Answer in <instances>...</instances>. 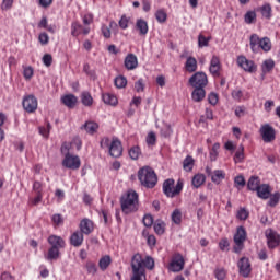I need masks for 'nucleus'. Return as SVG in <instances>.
<instances>
[{"label":"nucleus","mask_w":280,"mask_h":280,"mask_svg":"<svg viewBox=\"0 0 280 280\" xmlns=\"http://www.w3.org/2000/svg\"><path fill=\"white\" fill-rule=\"evenodd\" d=\"M145 268H148V270H153L154 259L150 256H147L145 259H143L141 254H135L131 258V280H145Z\"/></svg>","instance_id":"1"},{"label":"nucleus","mask_w":280,"mask_h":280,"mask_svg":"<svg viewBox=\"0 0 280 280\" xmlns=\"http://www.w3.org/2000/svg\"><path fill=\"white\" fill-rule=\"evenodd\" d=\"M120 207L126 215L139 211V194L135 190H128L120 198Z\"/></svg>","instance_id":"2"},{"label":"nucleus","mask_w":280,"mask_h":280,"mask_svg":"<svg viewBox=\"0 0 280 280\" xmlns=\"http://www.w3.org/2000/svg\"><path fill=\"white\" fill-rule=\"evenodd\" d=\"M138 180H140L143 187L147 189H154L159 183V177L152 167L144 166L138 171Z\"/></svg>","instance_id":"3"},{"label":"nucleus","mask_w":280,"mask_h":280,"mask_svg":"<svg viewBox=\"0 0 280 280\" xmlns=\"http://www.w3.org/2000/svg\"><path fill=\"white\" fill-rule=\"evenodd\" d=\"M249 46L254 52L259 51V49H262V51H270L272 49V43L270 42V38H259V35L257 34L250 35Z\"/></svg>","instance_id":"4"},{"label":"nucleus","mask_w":280,"mask_h":280,"mask_svg":"<svg viewBox=\"0 0 280 280\" xmlns=\"http://www.w3.org/2000/svg\"><path fill=\"white\" fill-rule=\"evenodd\" d=\"M61 152L62 154H66L62 161L63 167H67L68 170H80V165H82L80 156L71 155L69 153V147L67 145V143H63L61 145Z\"/></svg>","instance_id":"5"},{"label":"nucleus","mask_w":280,"mask_h":280,"mask_svg":"<svg viewBox=\"0 0 280 280\" xmlns=\"http://www.w3.org/2000/svg\"><path fill=\"white\" fill-rule=\"evenodd\" d=\"M174 179H166L163 183V192L167 198H175L183 191V179H178L176 186H174Z\"/></svg>","instance_id":"6"},{"label":"nucleus","mask_w":280,"mask_h":280,"mask_svg":"<svg viewBox=\"0 0 280 280\" xmlns=\"http://www.w3.org/2000/svg\"><path fill=\"white\" fill-rule=\"evenodd\" d=\"M246 229L244 226H238L236 233L234 234V253H242L244 249V243L246 242Z\"/></svg>","instance_id":"7"},{"label":"nucleus","mask_w":280,"mask_h":280,"mask_svg":"<svg viewBox=\"0 0 280 280\" xmlns=\"http://www.w3.org/2000/svg\"><path fill=\"white\" fill-rule=\"evenodd\" d=\"M259 132L265 143H272V141L277 139V132L275 131V127L270 124L261 125Z\"/></svg>","instance_id":"8"},{"label":"nucleus","mask_w":280,"mask_h":280,"mask_svg":"<svg viewBox=\"0 0 280 280\" xmlns=\"http://www.w3.org/2000/svg\"><path fill=\"white\" fill-rule=\"evenodd\" d=\"M189 84L194 89H205L209 84V79L207 78V73L205 72H196L189 79Z\"/></svg>","instance_id":"9"},{"label":"nucleus","mask_w":280,"mask_h":280,"mask_svg":"<svg viewBox=\"0 0 280 280\" xmlns=\"http://www.w3.org/2000/svg\"><path fill=\"white\" fill-rule=\"evenodd\" d=\"M265 236L267 237V246L271 250L280 245V234L277 231L268 229L265 232Z\"/></svg>","instance_id":"10"},{"label":"nucleus","mask_w":280,"mask_h":280,"mask_svg":"<svg viewBox=\"0 0 280 280\" xmlns=\"http://www.w3.org/2000/svg\"><path fill=\"white\" fill-rule=\"evenodd\" d=\"M22 106L26 113H36L38 109V100L34 95H26L23 98Z\"/></svg>","instance_id":"11"},{"label":"nucleus","mask_w":280,"mask_h":280,"mask_svg":"<svg viewBox=\"0 0 280 280\" xmlns=\"http://www.w3.org/2000/svg\"><path fill=\"white\" fill-rule=\"evenodd\" d=\"M185 268V258L180 254H175L168 265L171 272H180Z\"/></svg>","instance_id":"12"},{"label":"nucleus","mask_w":280,"mask_h":280,"mask_svg":"<svg viewBox=\"0 0 280 280\" xmlns=\"http://www.w3.org/2000/svg\"><path fill=\"white\" fill-rule=\"evenodd\" d=\"M236 62L241 69L244 71H247V73H255L257 71V66L255 65V61L248 60L244 56H238L236 59Z\"/></svg>","instance_id":"13"},{"label":"nucleus","mask_w":280,"mask_h":280,"mask_svg":"<svg viewBox=\"0 0 280 280\" xmlns=\"http://www.w3.org/2000/svg\"><path fill=\"white\" fill-rule=\"evenodd\" d=\"M108 151L110 156L114 159H119V156L124 154V147H121V141H119L117 138H113Z\"/></svg>","instance_id":"14"},{"label":"nucleus","mask_w":280,"mask_h":280,"mask_svg":"<svg viewBox=\"0 0 280 280\" xmlns=\"http://www.w3.org/2000/svg\"><path fill=\"white\" fill-rule=\"evenodd\" d=\"M206 173L208 174V176H211V180L215 185H220V183H222V180H224V178H226V173H224V171H222V170H215L212 172L211 167L207 166Z\"/></svg>","instance_id":"15"},{"label":"nucleus","mask_w":280,"mask_h":280,"mask_svg":"<svg viewBox=\"0 0 280 280\" xmlns=\"http://www.w3.org/2000/svg\"><path fill=\"white\" fill-rule=\"evenodd\" d=\"M222 69V63L220 62V57L212 56L210 60L209 71L213 78H220V70Z\"/></svg>","instance_id":"16"},{"label":"nucleus","mask_w":280,"mask_h":280,"mask_svg":"<svg viewBox=\"0 0 280 280\" xmlns=\"http://www.w3.org/2000/svg\"><path fill=\"white\" fill-rule=\"evenodd\" d=\"M90 32H91L90 27H84L82 26V24L78 22H73L71 24V36L78 37L80 36V34H84V36H86L88 34H90Z\"/></svg>","instance_id":"17"},{"label":"nucleus","mask_w":280,"mask_h":280,"mask_svg":"<svg viewBox=\"0 0 280 280\" xmlns=\"http://www.w3.org/2000/svg\"><path fill=\"white\" fill-rule=\"evenodd\" d=\"M125 67L128 71H135L139 67V59L135 54H129L125 58Z\"/></svg>","instance_id":"18"},{"label":"nucleus","mask_w":280,"mask_h":280,"mask_svg":"<svg viewBox=\"0 0 280 280\" xmlns=\"http://www.w3.org/2000/svg\"><path fill=\"white\" fill-rule=\"evenodd\" d=\"M70 244L74 246V248H80L82 244H84V234L81 231H75L70 236Z\"/></svg>","instance_id":"19"},{"label":"nucleus","mask_w":280,"mask_h":280,"mask_svg":"<svg viewBox=\"0 0 280 280\" xmlns=\"http://www.w3.org/2000/svg\"><path fill=\"white\" fill-rule=\"evenodd\" d=\"M238 269H240V275H242V277H248V275H250V261L248 260V258H241L238 261Z\"/></svg>","instance_id":"20"},{"label":"nucleus","mask_w":280,"mask_h":280,"mask_svg":"<svg viewBox=\"0 0 280 280\" xmlns=\"http://www.w3.org/2000/svg\"><path fill=\"white\" fill-rule=\"evenodd\" d=\"M93 229H94L93 221H91L90 219H83L80 222V232L83 235H91V233H93Z\"/></svg>","instance_id":"21"},{"label":"nucleus","mask_w":280,"mask_h":280,"mask_svg":"<svg viewBox=\"0 0 280 280\" xmlns=\"http://www.w3.org/2000/svg\"><path fill=\"white\" fill-rule=\"evenodd\" d=\"M61 102L67 108H75L78 104V97L73 94H66L61 97Z\"/></svg>","instance_id":"22"},{"label":"nucleus","mask_w":280,"mask_h":280,"mask_svg":"<svg viewBox=\"0 0 280 280\" xmlns=\"http://www.w3.org/2000/svg\"><path fill=\"white\" fill-rule=\"evenodd\" d=\"M258 198H261L262 200H268L270 198V185L268 184H261L260 187L256 190Z\"/></svg>","instance_id":"23"},{"label":"nucleus","mask_w":280,"mask_h":280,"mask_svg":"<svg viewBox=\"0 0 280 280\" xmlns=\"http://www.w3.org/2000/svg\"><path fill=\"white\" fill-rule=\"evenodd\" d=\"M185 69L188 73H196L198 71V60L195 57H188L185 62Z\"/></svg>","instance_id":"24"},{"label":"nucleus","mask_w":280,"mask_h":280,"mask_svg":"<svg viewBox=\"0 0 280 280\" xmlns=\"http://www.w3.org/2000/svg\"><path fill=\"white\" fill-rule=\"evenodd\" d=\"M48 244H50L52 248H65V240L57 235H50L48 237Z\"/></svg>","instance_id":"25"},{"label":"nucleus","mask_w":280,"mask_h":280,"mask_svg":"<svg viewBox=\"0 0 280 280\" xmlns=\"http://www.w3.org/2000/svg\"><path fill=\"white\" fill-rule=\"evenodd\" d=\"M207 180V176L205 174H196L191 179V185L195 187V189H199V187H202Z\"/></svg>","instance_id":"26"},{"label":"nucleus","mask_w":280,"mask_h":280,"mask_svg":"<svg viewBox=\"0 0 280 280\" xmlns=\"http://www.w3.org/2000/svg\"><path fill=\"white\" fill-rule=\"evenodd\" d=\"M207 95V92H205V88H195V90L191 93V97L194 102H202Z\"/></svg>","instance_id":"27"},{"label":"nucleus","mask_w":280,"mask_h":280,"mask_svg":"<svg viewBox=\"0 0 280 280\" xmlns=\"http://www.w3.org/2000/svg\"><path fill=\"white\" fill-rule=\"evenodd\" d=\"M136 27L139 31L140 36H145L148 34V22L143 19H139L136 22Z\"/></svg>","instance_id":"28"},{"label":"nucleus","mask_w":280,"mask_h":280,"mask_svg":"<svg viewBox=\"0 0 280 280\" xmlns=\"http://www.w3.org/2000/svg\"><path fill=\"white\" fill-rule=\"evenodd\" d=\"M102 100L104 104H108L109 106H117L118 104L117 96H115V94L105 93L103 94Z\"/></svg>","instance_id":"29"},{"label":"nucleus","mask_w":280,"mask_h":280,"mask_svg":"<svg viewBox=\"0 0 280 280\" xmlns=\"http://www.w3.org/2000/svg\"><path fill=\"white\" fill-rule=\"evenodd\" d=\"M259 177L257 176H252L249 179H248V183H247V188L250 190V191H257L259 189V187L261 186L259 184Z\"/></svg>","instance_id":"30"},{"label":"nucleus","mask_w":280,"mask_h":280,"mask_svg":"<svg viewBox=\"0 0 280 280\" xmlns=\"http://www.w3.org/2000/svg\"><path fill=\"white\" fill-rule=\"evenodd\" d=\"M60 257V248L58 247H51L48 249L47 255H45V259L48 261H52V259H58Z\"/></svg>","instance_id":"31"},{"label":"nucleus","mask_w":280,"mask_h":280,"mask_svg":"<svg viewBox=\"0 0 280 280\" xmlns=\"http://www.w3.org/2000/svg\"><path fill=\"white\" fill-rule=\"evenodd\" d=\"M195 163L196 161L194 160V158L191 155H187L183 162V167L185 172H191L194 170Z\"/></svg>","instance_id":"32"},{"label":"nucleus","mask_w":280,"mask_h":280,"mask_svg":"<svg viewBox=\"0 0 280 280\" xmlns=\"http://www.w3.org/2000/svg\"><path fill=\"white\" fill-rule=\"evenodd\" d=\"M275 69V60L266 59L261 65L262 73H270Z\"/></svg>","instance_id":"33"},{"label":"nucleus","mask_w":280,"mask_h":280,"mask_svg":"<svg viewBox=\"0 0 280 280\" xmlns=\"http://www.w3.org/2000/svg\"><path fill=\"white\" fill-rule=\"evenodd\" d=\"M113 27H117V22L112 21L109 23V27L106 26L105 24L102 25L101 32H102L104 38H110V28L113 30Z\"/></svg>","instance_id":"34"},{"label":"nucleus","mask_w":280,"mask_h":280,"mask_svg":"<svg viewBox=\"0 0 280 280\" xmlns=\"http://www.w3.org/2000/svg\"><path fill=\"white\" fill-rule=\"evenodd\" d=\"M112 259H110V256H108V255H105V256H103L101 259H100V261H98V268L101 269V270H107L108 269V266H110V264H112Z\"/></svg>","instance_id":"35"},{"label":"nucleus","mask_w":280,"mask_h":280,"mask_svg":"<svg viewBox=\"0 0 280 280\" xmlns=\"http://www.w3.org/2000/svg\"><path fill=\"white\" fill-rule=\"evenodd\" d=\"M84 128L89 135H95L97 132V129L100 128V125L95 121H86L84 124Z\"/></svg>","instance_id":"36"},{"label":"nucleus","mask_w":280,"mask_h":280,"mask_svg":"<svg viewBox=\"0 0 280 280\" xmlns=\"http://www.w3.org/2000/svg\"><path fill=\"white\" fill-rule=\"evenodd\" d=\"M81 102L83 106H93V96L89 92H83L81 94Z\"/></svg>","instance_id":"37"},{"label":"nucleus","mask_w":280,"mask_h":280,"mask_svg":"<svg viewBox=\"0 0 280 280\" xmlns=\"http://www.w3.org/2000/svg\"><path fill=\"white\" fill-rule=\"evenodd\" d=\"M153 229L156 235H163V233H165V222L161 220L155 221Z\"/></svg>","instance_id":"38"},{"label":"nucleus","mask_w":280,"mask_h":280,"mask_svg":"<svg viewBox=\"0 0 280 280\" xmlns=\"http://www.w3.org/2000/svg\"><path fill=\"white\" fill-rule=\"evenodd\" d=\"M244 145L241 144L238 147V150L236 151L235 155H234V162L235 163H243L244 162Z\"/></svg>","instance_id":"39"},{"label":"nucleus","mask_w":280,"mask_h":280,"mask_svg":"<svg viewBox=\"0 0 280 280\" xmlns=\"http://www.w3.org/2000/svg\"><path fill=\"white\" fill-rule=\"evenodd\" d=\"M85 269L88 270V275H92L93 277L97 275V265L93 261H88L85 264Z\"/></svg>","instance_id":"40"},{"label":"nucleus","mask_w":280,"mask_h":280,"mask_svg":"<svg viewBox=\"0 0 280 280\" xmlns=\"http://www.w3.org/2000/svg\"><path fill=\"white\" fill-rule=\"evenodd\" d=\"M114 82L117 89H124L128 84V80L124 75L116 77Z\"/></svg>","instance_id":"41"},{"label":"nucleus","mask_w":280,"mask_h":280,"mask_svg":"<svg viewBox=\"0 0 280 280\" xmlns=\"http://www.w3.org/2000/svg\"><path fill=\"white\" fill-rule=\"evenodd\" d=\"M129 156H130V159H132V161H137V159H139V156H141V149L139 147H132L129 150Z\"/></svg>","instance_id":"42"},{"label":"nucleus","mask_w":280,"mask_h":280,"mask_svg":"<svg viewBox=\"0 0 280 280\" xmlns=\"http://www.w3.org/2000/svg\"><path fill=\"white\" fill-rule=\"evenodd\" d=\"M172 220L174 224H180V222L183 221V212H180V210L178 209H175L172 213Z\"/></svg>","instance_id":"43"},{"label":"nucleus","mask_w":280,"mask_h":280,"mask_svg":"<svg viewBox=\"0 0 280 280\" xmlns=\"http://www.w3.org/2000/svg\"><path fill=\"white\" fill-rule=\"evenodd\" d=\"M155 18L159 23H165V21H167V13L163 9L158 10L155 12Z\"/></svg>","instance_id":"44"},{"label":"nucleus","mask_w":280,"mask_h":280,"mask_svg":"<svg viewBox=\"0 0 280 280\" xmlns=\"http://www.w3.org/2000/svg\"><path fill=\"white\" fill-rule=\"evenodd\" d=\"M260 12L265 19H270V16H272V7L265 4L261 7Z\"/></svg>","instance_id":"45"},{"label":"nucleus","mask_w":280,"mask_h":280,"mask_svg":"<svg viewBox=\"0 0 280 280\" xmlns=\"http://www.w3.org/2000/svg\"><path fill=\"white\" fill-rule=\"evenodd\" d=\"M39 135L45 139H49V132H51V124L47 122L46 127H39Z\"/></svg>","instance_id":"46"},{"label":"nucleus","mask_w":280,"mask_h":280,"mask_svg":"<svg viewBox=\"0 0 280 280\" xmlns=\"http://www.w3.org/2000/svg\"><path fill=\"white\" fill-rule=\"evenodd\" d=\"M245 23H247L248 25H250V23H255L256 19H257V13H255V11H248L245 14Z\"/></svg>","instance_id":"47"},{"label":"nucleus","mask_w":280,"mask_h":280,"mask_svg":"<svg viewBox=\"0 0 280 280\" xmlns=\"http://www.w3.org/2000/svg\"><path fill=\"white\" fill-rule=\"evenodd\" d=\"M219 150H220V143H214L210 151V160L211 161L218 160Z\"/></svg>","instance_id":"48"},{"label":"nucleus","mask_w":280,"mask_h":280,"mask_svg":"<svg viewBox=\"0 0 280 280\" xmlns=\"http://www.w3.org/2000/svg\"><path fill=\"white\" fill-rule=\"evenodd\" d=\"M249 214L250 213L248 212V210H246L245 208H241L236 213V218L237 220H248Z\"/></svg>","instance_id":"49"},{"label":"nucleus","mask_w":280,"mask_h":280,"mask_svg":"<svg viewBox=\"0 0 280 280\" xmlns=\"http://www.w3.org/2000/svg\"><path fill=\"white\" fill-rule=\"evenodd\" d=\"M234 185L237 187V189H241L242 187L246 186V179H244V176L238 175L234 179Z\"/></svg>","instance_id":"50"},{"label":"nucleus","mask_w":280,"mask_h":280,"mask_svg":"<svg viewBox=\"0 0 280 280\" xmlns=\"http://www.w3.org/2000/svg\"><path fill=\"white\" fill-rule=\"evenodd\" d=\"M209 40H211V37H205V35L198 36V45L199 47H209Z\"/></svg>","instance_id":"51"},{"label":"nucleus","mask_w":280,"mask_h":280,"mask_svg":"<svg viewBox=\"0 0 280 280\" xmlns=\"http://www.w3.org/2000/svg\"><path fill=\"white\" fill-rule=\"evenodd\" d=\"M83 71L84 73H86V75L92 78V80H95L97 78L95 74V70H91V66L89 63H84Z\"/></svg>","instance_id":"52"},{"label":"nucleus","mask_w":280,"mask_h":280,"mask_svg":"<svg viewBox=\"0 0 280 280\" xmlns=\"http://www.w3.org/2000/svg\"><path fill=\"white\" fill-rule=\"evenodd\" d=\"M23 75L25 78V80H32V78L34 77V68L32 67H25L23 70Z\"/></svg>","instance_id":"53"},{"label":"nucleus","mask_w":280,"mask_h":280,"mask_svg":"<svg viewBox=\"0 0 280 280\" xmlns=\"http://www.w3.org/2000/svg\"><path fill=\"white\" fill-rule=\"evenodd\" d=\"M144 226L150 228L154 224V218L151 214H145L142 220Z\"/></svg>","instance_id":"54"},{"label":"nucleus","mask_w":280,"mask_h":280,"mask_svg":"<svg viewBox=\"0 0 280 280\" xmlns=\"http://www.w3.org/2000/svg\"><path fill=\"white\" fill-rule=\"evenodd\" d=\"M215 278L218 280H224L226 279V270L224 268H219L214 271Z\"/></svg>","instance_id":"55"},{"label":"nucleus","mask_w":280,"mask_h":280,"mask_svg":"<svg viewBox=\"0 0 280 280\" xmlns=\"http://www.w3.org/2000/svg\"><path fill=\"white\" fill-rule=\"evenodd\" d=\"M172 126L170 125H165L162 129H161V136L162 137H172Z\"/></svg>","instance_id":"56"},{"label":"nucleus","mask_w":280,"mask_h":280,"mask_svg":"<svg viewBox=\"0 0 280 280\" xmlns=\"http://www.w3.org/2000/svg\"><path fill=\"white\" fill-rule=\"evenodd\" d=\"M231 246V244L229 243V238H222L219 242V248L220 250L224 252V250H229V247Z\"/></svg>","instance_id":"57"},{"label":"nucleus","mask_w":280,"mask_h":280,"mask_svg":"<svg viewBox=\"0 0 280 280\" xmlns=\"http://www.w3.org/2000/svg\"><path fill=\"white\" fill-rule=\"evenodd\" d=\"M280 200V194L279 192H275L269 200V205L270 207H277V205L279 203Z\"/></svg>","instance_id":"58"},{"label":"nucleus","mask_w":280,"mask_h":280,"mask_svg":"<svg viewBox=\"0 0 280 280\" xmlns=\"http://www.w3.org/2000/svg\"><path fill=\"white\" fill-rule=\"evenodd\" d=\"M100 143L103 150H110V143H113V140H109L108 138H103Z\"/></svg>","instance_id":"59"},{"label":"nucleus","mask_w":280,"mask_h":280,"mask_svg":"<svg viewBox=\"0 0 280 280\" xmlns=\"http://www.w3.org/2000/svg\"><path fill=\"white\" fill-rule=\"evenodd\" d=\"M38 40L40 45H48L49 44V35L47 33H40L38 36Z\"/></svg>","instance_id":"60"},{"label":"nucleus","mask_w":280,"mask_h":280,"mask_svg":"<svg viewBox=\"0 0 280 280\" xmlns=\"http://www.w3.org/2000/svg\"><path fill=\"white\" fill-rule=\"evenodd\" d=\"M148 145H154L156 143V135L154 132H149L147 136Z\"/></svg>","instance_id":"61"},{"label":"nucleus","mask_w":280,"mask_h":280,"mask_svg":"<svg viewBox=\"0 0 280 280\" xmlns=\"http://www.w3.org/2000/svg\"><path fill=\"white\" fill-rule=\"evenodd\" d=\"M144 89L145 85L143 84V79H140L135 83V90L137 91V93L143 92Z\"/></svg>","instance_id":"62"},{"label":"nucleus","mask_w":280,"mask_h":280,"mask_svg":"<svg viewBox=\"0 0 280 280\" xmlns=\"http://www.w3.org/2000/svg\"><path fill=\"white\" fill-rule=\"evenodd\" d=\"M51 62H54V58L51 57V55L46 54L43 57V63L45 65V67H51Z\"/></svg>","instance_id":"63"},{"label":"nucleus","mask_w":280,"mask_h":280,"mask_svg":"<svg viewBox=\"0 0 280 280\" xmlns=\"http://www.w3.org/2000/svg\"><path fill=\"white\" fill-rule=\"evenodd\" d=\"M208 102L209 104H211L212 106H215V104H218V95L214 92H211L208 95Z\"/></svg>","instance_id":"64"}]
</instances>
